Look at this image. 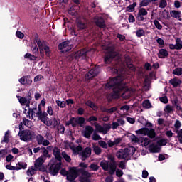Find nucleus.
I'll return each mask as SVG.
<instances>
[{"mask_svg": "<svg viewBox=\"0 0 182 182\" xmlns=\"http://www.w3.org/2000/svg\"><path fill=\"white\" fill-rule=\"evenodd\" d=\"M127 86L125 85L123 82V77L117 76L113 79H111L105 85V89L106 90H110L113 89L112 94V99H119L120 96L122 97H130L132 96L130 90H127Z\"/></svg>", "mask_w": 182, "mask_h": 182, "instance_id": "nucleus-1", "label": "nucleus"}, {"mask_svg": "<svg viewBox=\"0 0 182 182\" xmlns=\"http://www.w3.org/2000/svg\"><path fill=\"white\" fill-rule=\"evenodd\" d=\"M108 159L109 162V161L103 160L100 163V166L104 171H109V173L113 176L116 173V168H117L116 161L112 156H109Z\"/></svg>", "mask_w": 182, "mask_h": 182, "instance_id": "nucleus-2", "label": "nucleus"}, {"mask_svg": "<svg viewBox=\"0 0 182 182\" xmlns=\"http://www.w3.org/2000/svg\"><path fill=\"white\" fill-rule=\"evenodd\" d=\"M136 153V148L134 146H129V148L121 149L117 152V157L120 160L129 159L130 156H133Z\"/></svg>", "mask_w": 182, "mask_h": 182, "instance_id": "nucleus-3", "label": "nucleus"}, {"mask_svg": "<svg viewBox=\"0 0 182 182\" xmlns=\"http://www.w3.org/2000/svg\"><path fill=\"white\" fill-rule=\"evenodd\" d=\"M36 42L38 46L41 56H45L44 53H46V55L48 56V58L50 57L52 51L50 50L49 46H48V43L46 41H41L39 39H36Z\"/></svg>", "mask_w": 182, "mask_h": 182, "instance_id": "nucleus-4", "label": "nucleus"}, {"mask_svg": "<svg viewBox=\"0 0 182 182\" xmlns=\"http://www.w3.org/2000/svg\"><path fill=\"white\" fill-rule=\"evenodd\" d=\"M19 130L18 135L20 137V140H22L23 141H29L32 140L33 136H35V132H33V131L29 129L22 131V122L19 124Z\"/></svg>", "mask_w": 182, "mask_h": 182, "instance_id": "nucleus-5", "label": "nucleus"}, {"mask_svg": "<svg viewBox=\"0 0 182 182\" xmlns=\"http://www.w3.org/2000/svg\"><path fill=\"white\" fill-rule=\"evenodd\" d=\"M93 125L95 127V132H97V133H102V134H107L109 130L112 129V125H110V124L100 125L97 122H94Z\"/></svg>", "mask_w": 182, "mask_h": 182, "instance_id": "nucleus-6", "label": "nucleus"}, {"mask_svg": "<svg viewBox=\"0 0 182 182\" xmlns=\"http://www.w3.org/2000/svg\"><path fill=\"white\" fill-rule=\"evenodd\" d=\"M136 134H142V136H148L150 139H154L156 137V132L154 129L149 128H141L136 131H135Z\"/></svg>", "mask_w": 182, "mask_h": 182, "instance_id": "nucleus-7", "label": "nucleus"}, {"mask_svg": "<svg viewBox=\"0 0 182 182\" xmlns=\"http://www.w3.org/2000/svg\"><path fill=\"white\" fill-rule=\"evenodd\" d=\"M35 117H38L44 124H46L47 126H50L51 122L50 119L48 118V113L44 112L42 113V109H41L40 107H38V112L37 113L34 114Z\"/></svg>", "mask_w": 182, "mask_h": 182, "instance_id": "nucleus-8", "label": "nucleus"}, {"mask_svg": "<svg viewBox=\"0 0 182 182\" xmlns=\"http://www.w3.org/2000/svg\"><path fill=\"white\" fill-rule=\"evenodd\" d=\"M81 173V176L78 178L80 182H92V179L90 178L93 176V173L87 171H85L84 169H78V173Z\"/></svg>", "mask_w": 182, "mask_h": 182, "instance_id": "nucleus-9", "label": "nucleus"}, {"mask_svg": "<svg viewBox=\"0 0 182 182\" xmlns=\"http://www.w3.org/2000/svg\"><path fill=\"white\" fill-rule=\"evenodd\" d=\"M61 166V162H56L54 164L50 162L48 164V171L50 174H51L52 176H56L58 173H59V170H60Z\"/></svg>", "mask_w": 182, "mask_h": 182, "instance_id": "nucleus-10", "label": "nucleus"}, {"mask_svg": "<svg viewBox=\"0 0 182 182\" xmlns=\"http://www.w3.org/2000/svg\"><path fill=\"white\" fill-rule=\"evenodd\" d=\"M73 48V45L70 43V41H67L61 43L58 46V49L63 52V53H65V52H69V50H72Z\"/></svg>", "mask_w": 182, "mask_h": 182, "instance_id": "nucleus-11", "label": "nucleus"}, {"mask_svg": "<svg viewBox=\"0 0 182 182\" xmlns=\"http://www.w3.org/2000/svg\"><path fill=\"white\" fill-rule=\"evenodd\" d=\"M80 159L81 160L85 161L87 159H89L90 156H92V148L86 147L84 150L81 151L79 153Z\"/></svg>", "mask_w": 182, "mask_h": 182, "instance_id": "nucleus-12", "label": "nucleus"}, {"mask_svg": "<svg viewBox=\"0 0 182 182\" xmlns=\"http://www.w3.org/2000/svg\"><path fill=\"white\" fill-rule=\"evenodd\" d=\"M99 72H100V70L97 67H95L93 69H91L85 75V80H90V79H93L95 76H97V75H99Z\"/></svg>", "mask_w": 182, "mask_h": 182, "instance_id": "nucleus-13", "label": "nucleus"}, {"mask_svg": "<svg viewBox=\"0 0 182 182\" xmlns=\"http://www.w3.org/2000/svg\"><path fill=\"white\" fill-rule=\"evenodd\" d=\"M36 139L38 144L39 145L41 144L42 146H49L50 144V142H49V140L45 139L43 136L41 134H37Z\"/></svg>", "mask_w": 182, "mask_h": 182, "instance_id": "nucleus-14", "label": "nucleus"}, {"mask_svg": "<svg viewBox=\"0 0 182 182\" xmlns=\"http://www.w3.org/2000/svg\"><path fill=\"white\" fill-rule=\"evenodd\" d=\"M35 110L36 109H32L29 108V105H26L24 108L23 113L27 117L32 119H35Z\"/></svg>", "mask_w": 182, "mask_h": 182, "instance_id": "nucleus-15", "label": "nucleus"}, {"mask_svg": "<svg viewBox=\"0 0 182 182\" xmlns=\"http://www.w3.org/2000/svg\"><path fill=\"white\" fill-rule=\"evenodd\" d=\"M93 128L92 126H86L85 129L82 131V134L84 137L86 139H90V136H92V133H93Z\"/></svg>", "mask_w": 182, "mask_h": 182, "instance_id": "nucleus-16", "label": "nucleus"}, {"mask_svg": "<svg viewBox=\"0 0 182 182\" xmlns=\"http://www.w3.org/2000/svg\"><path fill=\"white\" fill-rule=\"evenodd\" d=\"M18 82L21 85H24L26 86H31V85H32V78H31V76L29 75L23 76L18 80Z\"/></svg>", "mask_w": 182, "mask_h": 182, "instance_id": "nucleus-17", "label": "nucleus"}, {"mask_svg": "<svg viewBox=\"0 0 182 182\" xmlns=\"http://www.w3.org/2000/svg\"><path fill=\"white\" fill-rule=\"evenodd\" d=\"M93 22H95V24L97 25V26H98L99 28H105L106 27V23H105V20L103 18H102V17H99V16H96L94 18Z\"/></svg>", "mask_w": 182, "mask_h": 182, "instance_id": "nucleus-18", "label": "nucleus"}, {"mask_svg": "<svg viewBox=\"0 0 182 182\" xmlns=\"http://www.w3.org/2000/svg\"><path fill=\"white\" fill-rule=\"evenodd\" d=\"M16 97L21 106H29L31 103V99H26V97H21L19 95H17Z\"/></svg>", "mask_w": 182, "mask_h": 182, "instance_id": "nucleus-19", "label": "nucleus"}, {"mask_svg": "<svg viewBox=\"0 0 182 182\" xmlns=\"http://www.w3.org/2000/svg\"><path fill=\"white\" fill-rule=\"evenodd\" d=\"M117 56V53L114 51H111L105 58V63H111L112 60L114 59V57Z\"/></svg>", "mask_w": 182, "mask_h": 182, "instance_id": "nucleus-20", "label": "nucleus"}, {"mask_svg": "<svg viewBox=\"0 0 182 182\" xmlns=\"http://www.w3.org/2000/svg\"><path fill=\"white\" fill-rule=\"evenodd\" d=\"M126 121L124 119H118L117 122H114L112 124V129L113 130H116L119 126H124Z\"/></svg>", "mask_w": 182, "mask_h": 182, "instance_id": "nucleus-21", "label": "nucleus"}, {"mask_svg": "<svg viewBox=\"0 0 182 182\" xmlns=\"http://www.w3.org/2000/svg\"><path fill=\"white\" fill-rule=\"evenodd\" d=\"M45 161L46 159L43 158V156H40L36 160L33 166L38 170L40 167H42V164L45 163Z\"/></svg>", "mask_w": 182, "mask_h": 182, "instance_id": "nucleus-22", "label": "nucleus"}, {"mask_svg": "<svg viewBox=\"0 0 182 182\" xmlns=\"http://www.w3.org/2000/svg\"><path fill=\"white\" fill-rule=\"evenodd\" d=\"M149 150L151 151V153H159L160 146L158 144H152L149 146Z\"/></svg>", "mask_w": 182, "mask_h": 182, "instance_id": "nucleus-23", "label": "nucleus"}, {"mask_svg": "<svg viewBox=\"0 0 182 182\" xmlns=\"http://www.w3.org/2000/svg\"><path fill=\"white\" fill-rule=\"evenodd\" d=\"M120 113L122 116H127V113H129V110H130V106L125 105L120 107Z\"/></svg>", "mask_w": 182, "mask_h": 182, "instance_id": "nucleus-24", "label": "nucleus"}, {"mask_svg": "<svg viewBox=\"0 0 182 182\" xmlns=\"http://www.w3.org/2000/svg\"><path fill=\"white\" fill-rule=\"evenodd\" d=\"M168 56V51L166 49H161L159 50L158 57L161 59H164L165 58H167Z\"/></svg>", "mask_w": 182, "mask_h": 182, "instance_id": "nucleus-25", "label": "nucleus"}, {"mask_svg": "<svg viewBox=\"0 0 182 182\" xmlns=\"http://www.w3.org/2000/svg\"><path fill=\"white\" fill-rule=\"evenodd\" d=\"M140 141L142 147H147V146L151 143V140L147 137H141Z\"/></svg>", "mask_w": 182, "mask_h": 182, "instance_id": "nucleus-26", "label": "nucleus"}, {"mask_svg": "<svg viewBox=\"0 0 182 182\" xmlns=\"http://www.w3.org/2000/svg\"><path fill=\"white\" fill-rule=\"evenodd\" d=\"M89 51H87V50L86 49H83V50H80V51H77L75 55H76V58H82L83 59V58L86 57V54L88 53Z\"/></svg>", "mask_w": 182, "mask_h": 182, "instance_id": "nucleus-27", "label": "nucleus"}, {"mask_svg": "<svg viewBox=\"0 0 182 182\" xmlns=\"http://www.w3.org/2000/svg\"><path fill=\"white\" fill-rule=\"evenodd\" d=\"M170 15L172 18H175L176 19H180L181 18V11L172 10L170 11Z\"/></svg>", "mask_w": 182, "mask_h": 182, "instance_id": "nucleus-28", "label": "nucleus"}, {"mask_svg": "<svg viewBox=\"0 0 182 182\" xmlns=\"http://www.w3.org/2000/svg\"><path fill=\"white\" fill-rule=\"evenodd\" d=\"M120 141H122V139L117 138L114 141L109 140L108 141V147H113V146H117L119 144Z\"/></svg>", "mask_w": 182, "mask_h": 182, "instance_id": "nucleus-29", "label": "nucleus"}, {"mask_svg": "<svg viewBox=\"0 0 182 182\" xmlns=\"http://www.w3.org/2000/svg\"><path fill=\"white\" fill-rule=\"evenodd\" d=\"M36 171H38V169L33 166H32L31 167L28 168V169L26 171V174L27 176H28V177H32V176H33V174H35Z\"/></svg>", "mask_w": 182, "mask_h": 182, "instance_id": "nucleus-30", "label": "nucleus"}, {"mask_svg": "<svg viewBox=\"0 0 182 182\" xmlns=\"http://www.w3.org/2000/svg\"><path fill=\"white\" fill-rule=\"evenodd\" d=\"M53 154H54L55 159H57V160H58L59 161H60V160H62V156H60V150H59V148H58V147L54 148Z\"/></svg>", "mask_w": 182, "mask_h": 182, "instance_id": "nucleus-31", "label": "nucleus"}, {"mask_svg": "<svg viewBox=\"0 0 182 182\" xmlns=\"http://www.w3.org/2000/svg\"><path fill=\"white\" fill-rule=\"evenodd\" d=\"M73 126V127H76L77 126V118H71L68 122H66V126Z\"/></svg>", "mask_w": 182, "mask_h": 182, "instance_id": "nucleus-32", "label": "nucleus"}, {"mask_svg": "<svg viewBox=\"0 0 182 182\" xmlns=\"http://www.w3.org/2000/svg\"><path fill=\"white\" fill-rule=\"evenodd\" d=\"M169 83H171L172 86H173V87H177V86L181 85V80L176 78H173L170 80Z\"/></svg>", "mask_w": 182, "mask_h": 182, "instance_id": "nucleus-33", "label": "nucleus"}, {"mask_svg": "<svg viewBox=\"0 0 182 182\" xmlns=\"http://www.w3.org/2000/svg\"><path fill=\"white\" fill-rule=\"evenodd\" d=\"M176 50H181L182 49V40L180 38H176Z\"/></svg>", "mask_w": 182, "mask_h": 182, "instance_id": "nucleus-34", "label": "nucleus"}, {"mask_svg": "<svg viewBox=\"0 0 182 182\" xmlns=\"http://www.w3.org/2000/svg\"><path fill=\"white\" fill-rule=\"evenodd\" d=\"M26 167H28V165L26 164V163L18 162L16 164V170H22V168H23V170H25V168H26Z\"/></svg>", "mask_w": 182, "mask_h": 182, "instance_id": "nucleus-35", "label": "nucleus"}, {"mask_svg": "<svg viewBox=\"0 0 182 182\" xmlns=\"http://www.w3.org/2000/svg\"><path fill=\"white\" fill-rule=\"evenodd\" d=\"M129 139L131 140L132 143H133V144H137V143H139V141L141 140L134 134L130 135Z\"/></svg>", "mask_w": 182, "mask_h": 182, "instance_id": "nucleus-36", "label": "nucleus"}, {"mask_svg": "<svg viewBox=\"0 0 182 182\" xmlns=\"http://www.w3.org/2000/svg\"><path fill=\"white\" fill-rule=\"evenodd\" d=\"M136 35L137 38H141V36H144V35H146V31H144V29L141 28H138L136 31Z\"/></svg>", "mask_w": 182, "mask_h": 182, "instance_id": "nucleus-37", "label": "nucleus"}, {"mask_svg": "<svg viewBox=\"0 0 182 182\" xmlns=\"http://www.w3.org/2000/svg\"><path fill=\"white\" fill-rule=\"evenodd\" d=\"M86 105H87V106H89L90 107H91V109H92V110H95V112L97 111V109H98L97 105H96L92 101H90V100L87 101Z\"/></svg>", "mask_w": 182, "mask_h": 182, "instance_id": "nucleus-38", "label": "nucleus"}, {"mask_svg": "<svg viewBox=\"0 0 182 182\" xmlns=\"http://www.w3.org/2000/svg\"><path fill=\"white\" fill-rule=\"evenodd\" d=\"M93 151L97 156H99V154H101L102 153V148L99 146L93 145L92 146Z\"/></svg>", "mask_w": 182, "mask_h": 182, "instance_id": "nucleus-39", "label": "nucleus"}, {"mask_svg": "<svg viewBox=\"0 0 182 182\" xmlns=\"http://www.w3.org/2000/svg\"><path fill=\"white\" fill-rule=\"evenodd\" d=\"M157 0H142L140 3V6H147L151 2H156Z\"/></svg>", "mask_w": 182, "mask_h": 182, "instance_id": "nucleus-40", "label": "nucleus"}, {"mask_svg": "<svg viewBox=\"0 0 182 182\" xmlns=\"http://www.w3.org/2000/svg\"><path fill=\"white\" fill-rule=\"evenodd\" d=\"M61 155L63 157L64 160L67 161V163H70V161H72V159L69 155H68V154H66V152L65 151L62 152Z\"/></svg>", "mask_w": 182, "mask_h": 182, "instance_id": "nucleus-41", "label": "nucleus"}, {"mask_svg": "<svg viewBox=\"0 0 182 182\" xmlns=\"http://www.w3.org/2000/svg\"><path fill=\"white\" fill-rule=\"evenodd\" d=\"M55 103L57 106H58V107H60L61 109L66 107V102L65 101L56 100Z\"/></svg>", "mask_w": 182, "mask_h": 182, "instance_id": "nucleus-42", "label": "nucleus"}, {"mask_svg": "<svg viewBox=\"0 0 182 182\" xmlns=\"http://www.w3.org/2000/svg\"><path fill=\"white\" fill-rule=\"evenodd\" d=\"M1 143H9V130L6 131Z\"/></svg>", "mask_w": 182, "mask_h": 182, "instance_id": "nucleus-43", "label": "nucleus"}, {"mask_svg": "<svg viewBox=\"0 0 182 182\" xmlns=\"http://www.w3.org/2000/svg\"><path fill=\"white\" fill-rule=\"evenodd\" d=\"M98 144L102 149H107L109 147V144L106 143V141H102V140L99 141Z\"/></svg>", "mask_w": 182, "mask_h": 182, "instance_id": "nucleus-44", "label": "nucleus"}, {"mask_svg": "<svg viewBox=\"0 0 182 182\" xmlns=\"http://www.w3.org/2000/svg\"><path fill=\"white\" fill-rule=\"evenodd\" d=\"M142 106L145 109H150V107H151V103H150V101L149 100H146L143 102Z\"/></svg>", "mask_w": 182, "mask_h": 182, "instance_id": "nucleus-45", "label": "nucleus"}, {"mask_svg": "<svg viewBox=\"0 0 182 182\" xmlns=\"http://www.w3.org/2000/svg\"><path fill=\"white\" fill-rule=\"evenodd\" d=\"M125 62L127 63V68H129V69H133V65L132 64V60L130 59V58H125Z\"/></svg>", "mask_w": 182, "mask_h": 182, "instance_id": "nucleus-46", "label": "nucleus"}, {"mask_svg": "<svg viewBox=\"0 0 182 182\" xmlns=\"http://www.w3.org/2000/svg\"><path fill=\"white\" fill-rule=\"evenodd\" d=\"M154 25L155 26V28H156V29L159 31H161L163 29V26H161L160 22L157 20L154 21Z\"/></svg>", "mask_w": 182, "mask_h": 182, "instance_id": "nucleus-47", "label": "nucleus"}, {"mask_svg": "<svg viewBox=\"0 0 182 182\" xmlns=\"http://www.w3.org/2000/svg\"><path fill=\"white\" fill-rule=\"evenodd\" d=\"M87 122H89L92 126H95V123H92V122H97V117L95 116H91L87 119Z\"/></svg>", "mask_w": 182, "mask_h": 182, "instance_id": "nucleus-48", "label": "nucleus"}, {"mask_svg": "<svg viewBox=\"0 0 182 182\" xmlns=\"http://www.w3.org/2000/svg\"><path fill=\"white\" fill-rule=\"evenodd\" d=\"M173 74L176 75V76H181L182 74V68H177L173 71Z\"/></svg>", "mask_w": 182, "mask_h": 182, "instance_id": "nucleus-49", "label": "nucleus"}, {"mask_svg": "<svg viewBox=\"0 0 182 182\" xmlns=\"http://www.w3.org/2000/svg\"><path fill=\"white\" fill-rule=\"evenodd\" d=\"M158 146H166L167 144V140L164 139H161L157 141Z\"/></svg>", "mask_w": 182, "mask_h": 182, "instance_id": "nucleus-50", "label": "nucleus"}, {"mask_svg": "<svg viewBox=\"0 0 182 182\" xmlns=\"http://www.w3.org/2000/svg\"><path fill=\"white\" fill-rule=\"evenodd\" d=\"M159 6V8H161V9L166 8V6H167V1L160 0Z\"/></svg>", "mask_w": 182, "mask_h": 182, "instance_id": "nucleus-51", "label": "nucleus"}, {"mask_svg": "<svg viewBox=\"0 0 182 182\" xmlns=\"http://www.w3.org/2000/svg\"><path fill=\"white\" fill-rule=\"evenodd\" d=\"M147 10H146V9L144 8H141L139 11H138V14L139 15H142L143 16H146V15H147Z\"/></svg>", "mask_w": 182, "mask_h": 182, "instance_id": "nucleus-52", "label": "nucleus"}, {"mask_svg": "<svg viewBox=\"0 0 182 182\" xmlns=\"http://www.w3.org/2000/svg\"><path fill=\"white\" fill-rule=\"evenodd\" d=\"M60 173L62 176H66L68 178V176L70 174V168H68V171L65 169H61Z\"/></svg>", "mask_w": 182, "mask_h": 182, "instance_id": "nucleus-53", "label": "nucleus"}, {"mask_svg": "<svg viewBox=\"0 0 182 182\" xmlns=\"http://www.w3.org/2000/svg\"><path fill=\"white\" fill-rule=\"evenodd\" d=\"M173 106L170 105H166V107L164 109V112L166 113H171V112H173Z\"/></svg>", "mask_w": 182, "mask_h": 182, "instance_id": "nucleus-54", "label": "nucleus"}, {"mask_svg": "<svg viewBox=\"0 0 182 182\" xmlns=\"http://www.w3.org/2000/svg\"><path fill=\"white\" fill-rule=\"evenodd\" d=\"M89 167L92 171H97L99 170V165L97 164H91Z\"/></svg>", "mask_w": 182, "mask_h": 182, "instance_id": "nucleus-55", "label": "nucleus"}, {"mask_svg": "<svg viewBox=\"0 0 182 182\" xmlns=\"http://www.w3.org/2000/svg\"><path fill=\"white\" fill-rule=\"evenodd\" d=\"M92 140L97 141V140H102V136L97 134L96 132H94L92 134Z\"/></svg>", "mask_w": 182, "mask_h": 182, "instance_id": "nucleus-56", "label": "nucleus"}, {"mask_svg": "<svg viewBox=\"0 0 182 182\" xmlns=\"http://www.w3.org/2000/svg\"><path fill=\"white\" fill-rule=\"evenodd\" d=\"M57 129L59 132V133H60L61 134H63V133H65V127L62 124H60L57 127Z\"/></svg>", "mask_w": 182, "mask_h": 182, "instance_id": "nucleus-57", "label": "nucleus"}, {"mask_svg": "<svg viewBox=\"0 0 182 182\" xmlns=\"http://www.w3.org/2000/svg\"><path fill=\"white\" fill-rule=\"evenodd\" d=\"M85 124V118H83L82 117H80L78 118H77V124H80V126H82V124Z\"/></svg>", "mask_w": 182, "mask_h": 182, "instance_id": "nucleus-58", "label": "nucleus"}, {"mask_svg": "<svg viewBox=\"0 0 182 182\" xmlns=\"http://www.w3.org/2000/svg\"><path fill=\"white\" fill-rule=\"evenodd\" d=\"M23 124L27 127H31V121L29 119H27L26 118L23 119Z\"/></svg>", "mask_w": 182, "mask_h": 182, "instance_id": "nucleus-59", "label": "nucleus"}, {"mask_svg": "<svg viewBox=\"0 0 182 182\" xmlns=\"http://www.w3.org/2000/svg\"><path fill=\"white\" fill-rule=\"evenodd\" d=\"M114 112H117V107H114L110 109H108L107 113H109L110 114H113Z\"/></svg>", "mask_w": 182, "mask_h": 182, "instance_id": "nucleus-60", "label": "nucleus"}, {"mask_svg": "<svg viewBox=\"0 0 182 182\" xmlns=\"http://www.w3.org/2000/svg\"><path fill=\"white\" fill-rule=\"evenodd\" d=\"M16 36H17V38H19V39H23V38L25 37V34H23V33L21 31H16Z\"/></svg>", "mask_w": 182, "mask_h": 182, "instance_id": "nucleus-61", "label": "nucleus"}, {"mask_svg": "<svg viewBox=\"0 0 182 182\" xmlns=\"http://www.w3.org/2000/svg\"><path fill=\"white\" fill-rule=\"evenodd\" d=\"M136 3H133V4L129 5L127 8L129 12H133L134 11V8H136Z\"/></svg>", "mask_w": 182, "mask_h": 182, "instance_id": "nucleus-62", "label": "nucleus"}, {"mask_svg": "<svg viewBox=\"0 0 182 182\" xmlns=\"http://www.w3.org/2000/svg\"><path fill=\"white\" fill-rule=\"evenodd\" d=\"M119 167V168H122V170H125V168H126V162H124V161H120Z\"/></svg>", "mask_w": 182, "mask_h": 182, "instance_id": "nucleus-63", "label": "nucleus"}, {"mask_svg": "<svg viewBox=\"0 0 182 182\" xmlns=\"http://www.w3.org/2000/svg\"><path fill=\"white\" fill-rule=\"evenodd\" d=\"M178 140L182 144V129L178 132Z\"/></svg>", "mask_w": 182, "mask_h": 182, "instance_id": "nucleus-64", "label": "nucleus"}]
</instances>
